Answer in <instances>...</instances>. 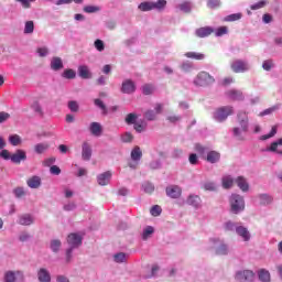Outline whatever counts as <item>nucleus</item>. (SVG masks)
<instances>
[{
  "instance_id": "f257e3e1",
  "label": "nucleus",
  "mask_w": 282,
  "mask_h": 282,
  "mask_svg": "<svg viewBox=\"0 0 282 282\" xmlns=\"http://www.w3.org/2000/svg\"><path fill=\"white\" fill-rule=\"evenodd\" d=\"M248 131H250V118L248 112L240 110L237 113V126L232 128L234 138L243 141Z\"/></svg>"
},
{
  "instance_id": "f03ea898",
  "label": "nucleus",
  "mask_w": 282,
  "mask_h": 282,
  "mask_svg": "<svg viewBox=\"0 0 282 282\" xmlns=\"http://www.w3.org/2000/svg\"><path fill=\"white\" fill-rule=\"evenodd\" d=\"M67 243L70 248L66 251V261L69 263L72 261V252L74 248L83 246V237L78 234H69L67 236Z\"/></svg>"
},
{
  "instance_id": "7ed1b4c3",
  "label": "nucleus",
  "mask_w": 282,
  "mask_h": 282,
  "mask_svg": "<svg viewBox=\"0 0 282 282\" xmlns=\"http://www.w3.org/2000/svg\"><path fill=\"white\" fill-rule=\"evenodd\" d=\"M234 113H235V108L232 106H223L216 109V111L214 112V119L217 122H226L229 116H232Z\"/></svg>"
},
{
  "instance_id": "20e7f679",
  "label": "nucleus",
  "mask_w": 282,
  "mask_h": 282,
  "mask_svg": "<svg viewBox=\"0 0 282 282\" xmlns=\"http://www.w3.org/2000/svg\"><path fill=\"white\" fill-rule=\"evenodd\" d=\"M229 204L231 206V213H235V215H238V213H241V210H245L246 208V202L239 194H232L230 196Z\"/></svg>"
},
{
  "instance_id": "39448f33",
  "label": "nucleus",
  "mask_w": 282,
  "mask_h": 282,
  "mask_svg": "<svg viewBox=\"0 0 282 282\" xmlns=\"http://www.w3.org/2000/svg\"><path fill=\"white\" fill-rule=\"evenodd\" d=\"M215 83V77L206 72H200L194 80V85L198 87H206V85H213Z\"/></svg>"
},
{
  "instance_id": "423d86ee",
  "label": "nucleus",
  "mask_w": 282,
  "mask_h": 282,
  "mask_svg": "<svg viewBox=\"0 0 282 282\" xmlns=\"http://www.w3.org/2000/svg\"><path fill=\"white\" fill-rule=\"evenodd\" d=\"M230 67L235 74H243V72H248V69H250L248 62L243 59H235Z\"/></svg>"
},
{
  "instance_id": "0eeeda50",
  "label": "nucleus",
  "mask_w": 282,
  "mask_h": 282,
  "mask_svg": "<svg viewBox=\"0 0 282 282\" xmlns=\"http://www.w3.org/2000/svg\"><path fill=\"white\" fill-rule=\"evenodd\" d=\"M209 241L214 247L218 246L215 250L216 254L218 256L228 254V246L224 243V241L219 240V238H210Z\"/></svg>"
},
{
  "instance_id": "6e6552de",
  "label": "nucleus",
  "mask_w": 282,
  "mask_h": 282,
  "mask_svg": "<svg viewBox=\"0 0 282 282\" xmlns=\"http://www.w3.org/2000/svg\"><path fill=\"white\" fill-rule=\"evenodd\" d=\"M236 279L239 282H252L254 281V272L251 270L239 271L236 274Z\"/></svg>"
},
{
  "instance_id": "1a4fd4ad",
  "label": "nucleus",
  "mask_w": 282,
  "mask_h": 282,
  "mask_svg": "<svg viewBox=\"0 0 282 282\" xmlns=\"http://www.w3.org/2000/svg\"><path fill=\"white\" fill-rule=\"evenodd\" d=\"M225 95L229 100H232L234 102L245 100L243 91L241 90L229 89L225 93Z\"/></svg>"
},
{
  "instance_id": "9d476101",
  "label": "nucleus",
  "mask_w": 282,
  "mask_h": 282,
  "mask_svg": "<svg viewBox=\"0 0 282 282\" xmlns=\"http://www.w3.org/2000/svg\"><path fill=\"white\" fill-rule=\"evenodd\" d=\"M131 160H133V162L135 163H129L130 169H137L138 162L142 160V150L140 149V147L137 145L133 148V150L131 151Z\"/></svg>"
},
{
  "instance_id": "9b49d317",
  "label": "nucleus",
  "mask_w": 282,
  "mask_h": 282,
  "mask_svg": "<svg viewBox=\"0 0 282 282\" xmlns=\"http://www.w3.org/2000/svg\"><path fill=\"white\" fill-rule=\"evenodd\" d=\"M167 197L172 199H177V197L182 196V187L177 185L167 186L165 189Z\"/></svg>"
},
{
  "instance_id": "f8f14e48",
  "label": "nucleus",
  "mask_w": 282,
  "mask_h": 282,
  "mask_svg": "<svg viewBox=\"0 0 282 282\" xmlns=\"http://www.w3.org/2000/svg\"><path fill=\"white\" fill-rule=\"evenodd\" d=\"M17 278L20 280V281H23V272L21 271H8L6 274H4V282H17Z\"/></svg>"
},
{
  "instance_id": "ddd939ff",
  "label": "nucleus",
  "mask_w": 282,
  "mask_h": 282,
  "mask_svg": "<svg viewBox=\"0 0 282 282\" xmlns=\"http://www.w3.org/2000/svg\"><path fill=\"white\" fill-rule=\"evenodd\" d=\"M79 78H83L84 80H89V78H93L91 70L89 69V66L87 65H80L77 68Z\"/></svg>"
},
{
  "instance_id": "4468645a",
  "label": "nucleus",
  "mask_w": 282,
  "mask_h": 282,
  "mask_svg": "<svg viewBox=\"0 0 282 282\" xmlns=\"http://www.w3.org/2000/svg\"><path fill=\"white\" fill-rule=\"evenodd\" d=\"M25 160H28V155L23 150H17L15 153L11 155V162H13V164H21V162Z\"/></svg>"
},
{
  "instance_id": "2eb2a0df",
  "label": "nucleus",
  "mask_w": 282,
  "mask_h": 282,
  "mask_svg": "<svg viewBox=\"0 0 282 282\" xmlns=\"http://www.w3.org/2000/svg\"><path fill=\"white\" fill-rule=\"evenodd\" d=\"M215 32V29H213L212 26H203L199 28L195 31L196 36H198V39H206V36H210V34H213Z\"/></svg>"
},
{
  "instance_id": "dca6fc26",
  "label": "nucleus",
  "mask_w": 282,
  "mask_h": 282,
  "mask_svg": "<svg viewBox=\"0 0 282 282\" xmlns=\"http://www.w3.org/2000/svg\"><path fill=\"white\" fill-rule=\"evenodd\" d=\"M122 94H133L135 91V83L131 79H127L121 86Z\"/></svg>"
},
{
  "instance_id": "f3484780",
  "label": "nucleus",
  "mask_w": 282,
  "mask_h": 282,
  "mask_svg": "<svg viewBox=\"0 0 282 282\" xmlns=\"http://www.w3.org/2000/svg\"><path fill=\"white\" fill-rule=\"evenodd\" d=\"M82 158L86 161L91 160V145L87 141L82 144Z\"/></svg>"
},
{
  "instance_id": "a211bd4d",
  "label": "nucleus",
  "mask_w": 282,
  "mask_h": 282,
  "mask_svg": "<svg viewBox=\"0 0 282 282\" xmlns=\"http://www.w3.org/2000/svg\"><path fill=\"white\" fill-rule=\"evenodd\" d=\"M37 279L40 282H52V275L45 268H41L37 272Z\"/></svg>"
},
{
  "instance_id": "6ab92c4d",
  "label": "nucleus",
  "mask_w": 282,
  "mask_h": 282,
  "mask_svg": "<svg viewBox=\"0 0 282 282\" xmlns=\"http://www.w3.org/2000/svg\"><path fill=\"white\" fill-rule=\"evenodd\" d=\"M18 224H20V226H32V224H34V216L30 214H23L19 217Z\"/></svg>"
},
{
  "instance_id": "aec40b11",
  "label": "nucleus",
  "mask_w": 282,
  "mask_h": 282,
  "mask_svg": "<svg viewBox=\"0 0 282 282\" xmlns=\"http://www.w3.org/2000/svg\"><path fill=\"white\" fill-rule=\"evenodd\" d=\"M89 131L96 138H100V135H102V126L98 122H91L89 127Z\"/></svg>"
},
{
  "instance_id": "412c9836",
  "label": "nucleus",
  "mask_w": 282,
  "mask_h": 282,
  "mask_svg": "<svg viewBox=\"0 0 282 282\" xmlns=\"http://www.w3.org/2000/svg\"><path fill=\"white\" fill-rule=\"evenodd\" d=\"M221 160V154L217 151H209L206 156V161L209 162V164H217Z\"/></svg>"
},
{
  "instance_id": "4be33fe9",
  "label": "nucleus",
  "mask_w": 282,
  "mask_h": 282,
  "mask_svg": "<svg viewBox=\"0 0 282 282\" xmlns=\"http://www.w3.org/2000/svg\"><path fill=\"white\" fill-rule=\"evenodd\" d=\"M109 180H111V172H105L97 176L99 186H107V184H109Z\"/></svg>"
},
{
  "instance_id": "5701e85b",
  "label": "nucleus",
  "mask_w": 282,
  "mask_h": 282,
  "mask_svg": "<svg viewBox=\"0 0 282 282\" xmlns=\"http://www.w3.org/2000/svg\"><path fill=\"white\" fill-rule=\"evenodd\" d=\"M236 232L243 239V241H250V231H248V228L239 226L236 228Z\"/></svg>"
},
{
  "instance_id": "b1692460",
  "label": "nucleus",
  "mask_w": 282,
  "mask_h": 282,
  "mask_svg": "<svg viewBox=\"0 0 282 282\" xmlns=\"http://www.w3.org/2000/svg\"><path fill=\"white\" fill-rule=\"evenodd\" d=\"M51 69H53V72L63 69V59L61 57H53L51 61Z\"/></svg>"
},
{
  "instance_id": "393cba45",
  "label": "nucleus",
  "mask_w": 282,
  "mask_h": 282,
  "mask_svg": "<svg viewBox=\"0 0 282 282\" xmlns=\"http://www.w3.org/2000/svg\"><path fill=\"white\" fill-rule=\"evenodd\" d=\"M236 184L240 188V191H242L243 193H247V191H249L250 188V185H248V181H246L243 176H239L236 180Z\"/></svg>"
},
{
  "instance_id": "a878e982",
  "label": "nucleus",
  "mask_w": 282,
  "mask_h": 282,
  "mask_svg": "<svg viewBox=\"0 0 282 282\" xmlns=\"http://www.w3.org/2000/svg\"><path fill=\"white\" fill-rule=\"evenodd\" d=\"M29 188H39L41 186V178L39 176H32L26 181Z\"/></svg>"
},
{
  "instance_id": "bb28decb",
  "label": "nucleus",
  "mask_w": 282,
  "mask_h": 282,
  "mask_svg": "<svg viewBox=\"0 0 282 282\" xmlns=\"http://www.w3.org/2000/svg\"><path fill=\"white\" fill-rule=\"evenodd\" d=\"M187 204L189 206H194V208H199V206H202V198H199V196H193L191 195L187 198Z\"/></svg>"
},
{
  "instance_id": "cd10ccee",
  "label": "nucleus",
  "mask_w": 282,
  "mask_h": 282,
  "mask_svg": "<svg viewBox=\"0 0 282 282\" xmlns=\"http://www.w3.org/2000/svg\"><path fill=\"white\" fill-rule=\"evenodd\" d=\"M50 149V143H37L34 145V151L37 155L45 153Z\"/></svg>"
},
{
  "instance_id": "c85d7f7f",
  "label": "nucleus",
  "mask_w": 282,
  "mask_h": 282,
  "mask_svg": "<svg viewBox=\"0 0 282 282\" xmlns=\"http://www.w3.org/2000/svg\"><path fill=\"white\" fill-rule=\"evenodd\" d=\"M185 56L186 58H193L194 61H204V58H206V55L197 52H187L185 53Z\"/></svg>"
},
{
  "instance_id": "c756f323",
  "label": "nucleus",
  "mask_w": 282,
  "mask_h": 282,
  "mask_svg": "<svg viewBox=\"0 0 282 282\" xmlns=\"http://www.w3.org/2000/svg\"><path fill=\"white\" fill-rule=\"evenodd\" d=\"M94 105H95V107H98V109L101 110L104 116H107V113H109V110L107 109V105H105L102 99H95Z\"/></svg>"
},
{
  "instance_id": "7c9ffc66",
  "label": "nucleus",
  "mask_w": 282,
  "mask_h": 282,
  "mask_svg": "<svg viewBox=\"0 0 282 282\" xmlns=\"http://www.w3.org/2000/svg\"><path fill=\"white\" fill-rule=\"evenodd\" d=\"M13 195L18 199H21V197H25V195H28V192L25 191L24 187L18 186V187L13 188Z\"/></svg>"
},
{
  "instance_id": "2f4dec72",
  "label": "nucleus",
  "mask_w": 282,
  "mask_h": 282,
  "mask_svg": "<svg viewBox=\"0 0 282 282\" xmlns=\"http://www.w3.org/2000/svg\"><path fill=\"white\" fill-rule=\"evenodd\" d=\"M63 78H66L67 80H74L76 78V70L72 68H67L62 74Z\"/></svg>"
},
{
  "instance_id": "473e14b6",
  "label": "nucleus",
  "mask_w": 282,
  "mask_h": 282,
  "mask_svg": "<svg viewBox=\"0 0 282 282\" xmlns=\"http://www.w3.org/2000/svg\"><path fill=\"white\" fill-rule=\"evenodd\" d=\"M258 276L262 282H270V271L268 270H264V269L260 270L258 272Z\"/></svg>"
},
{
  "instance_id": "72a5a7b5",
  "label": "nucleus",
  "mask_w": 282,
  "mask_h": 282,
  "mask_svg": "<svg viewBox=\"0 0 282 282\" xmlns=\"http://www.w3.org/2000/svg\"><path fill=\"white\" fill-rule=\"evenodd\" d=\"M138 8L141 12H150L153 10V2H141Z\"/></svg>"
},
{
  "instance_id": "f704fd0d",
  "label": "nucleus",
  "mask_w": 282,
  "mask_h": 282,
  "mask_svg": "<svg viewBox=\"0 0 282 282\" xmlns=\"http://www.w3.org/2000/svg\"><path fill=\"white\" fill-rule=\"evenodd\" d=\"M178 10H181V12H185V14L191 13L192 7H191V2L188 1H184L181 4H178Z\"/></svg>"
},
{
  "instance_id": "c9c22d12",
  "label": "nucleus",
  "mask_w": 282,
  "mask_h": 282,
  "mask_svg": "<svg viewBox=\"0 0 282 282\" xmlns=\"http://www.w3.org/2000/svg\"><path fill=\"white\" fill-rule=\"evenodd\" d=\"M279 147H282V138L278 139L276 141L272 142L268 151H271L272 153H276L279 151Z\"/></svg>"
},
{
  "instance_id": "e433bc0d",
  "label": "nucleus",
  "mask_w": 282,
  "mask_h": 282,
  "mask_svg": "<svg viewBox=\"0 0 282 282\" xmlns=\"http://www.w3.org/2000/svg\"><path fill=\"white\" fill-rule=\"evenodd\" d=\"M9 142L12 147H19L21 144V137L19 134H12L9 137Z\"/></svg>"
},
{
  "instance_id": "4c0bfd02",
  "label": "nucleus",
  "mask_w": 282,
  "mask_h": 282,
  "mask_svg": "<svg viewBox=\"0 0 282 282\" xmlns=\"http://www.w3.org/2000/svg\"><path fill=\"white\" fill-rule=\"evenodd\" d=\"M221 7V0H208L207 1V8H210V10H217V8Z\"/></svg>"
},
{
  "instance_id": "58836bf2",
  "label": "nucleus",
  "mask_w": 282,
  "mask_h": 282,
  "mask_svg": "<svg viewBox=\"0 0 282 282\" xmlns=\"http://www.w3.org/2000/svg\"><path fill=\"white\" fill-rule=\"evenodd\" d=\"M232 184H235V181L230 176L223 177V187L225 188H232Z\"/></svg>"
},
{
  "instance_id": "ea45409f",
  "label": "nucleus",
  "mask_w": 282,
  "mask_h": 282,
  "mask_svg": "<svg viewBox=\"0 0 282 282\" xmlns=\"http://www.w3.org/2000/svg\"><path fill=\"white\" fill-rule=\"evenodd\" d=\"M153 10H164L166 8V0H159L156 2H152Z\"/></svg>"
},
{
  "instance_id": "a19ab883",
  "label": "nucleus",
  "mask_w": 282,
  "mask_h": 282,
  "mask_svg": "<svg viewBox=\"0 0 282 282\" xmlns=\"http://www.w3.org/2000/svg\"><path fill=\"white\" fill-rule=\"evenodd\" d=\"M154 90L155 88L151 84H145L142 86V91L144 96H151V94H153Z\"/></svg>"
},
{
  "instance_id": "79ce46f5",
  "label": "nucleus",
  "mask_w": 282,
  "mask_h": 282,
  "mask_svg": "<svg viewBox=\"0 0 282 282\" xmlns=\"http://www.w3.org/2000/svg\"><path fill=\"white\" fill-rule=\"evenodd\" d=\"M143 116L145 120H150V121L158 120V115L155 113L154 110H147Z\"/></svg>"
},
{
  "instance_id": "37998d69",
  "label": "nucleus",
  "mask_w": 282,
  "mask_h": 282,
  "mask_svg": "<svg viewBox=\"0 0 282 282\" xmlns=\"http://www.w3.org/2000/svg\"><path fill=\"white\" fill-rule=\"evenodd\" d=\"M116 263H124L127 261V253L119 252L113 257Z\"/></svg>"
},
{
  "instance_id": "c03bdc74",
  "label": "nucleus",
  "mask_w": 282,
  "mask_h": 282,
  "mask_svg": "<svg viewBox=\"0 0 282 282\" xmlns=\"http://www.w3.org/2000/svg\"><path fill=\"white\" fill-rule=\"evenodd\" d=\"M34 32V21L25 22L24 34H32Z\"/></svg>"
},
{
  "instance_id": "a18cd8bd",
  "label": "nucleus",
  "mask_w": 282,
  "mask_h": 282,
  "mask_svg": "<svg viewBox=\"0 0 282 282\" xmlns=\"http://www.w3.org/2000/svg\"><path fill=\"white\" fill-rule=\"evenodd\" d=\"M153 232H154L153 227L148 226V227L143 230L142 239H143L144 241H147V239H149V237H151V235H152Z\"/></svg>"
},
{
  "instance_id": "49530a36",
  "label": "nucleus",
  "mask_w": 282,
  "mask_h": 282,
  "mask_svg": "<svg viewBox=\"0 0 282 282\" xmlns=\"http://www.w3.org/2000/svg\"><path fill=\"white\" fill-rule=\"evenodd\" d=\"M137 120H138V115H135V113H128L126 117L127 124H135Z\"/></svg>"
},
{
  "instance_id": "de8ad7c7",
  "label": "nucleus",
  "mask_w": 282,
  "mask_h": 282,
  "mask_svg": "<svg viewBox=\"0 0 282 282\" xmlns=\"http://www.w3.org/2000/svg\"><path fill=\"white\" fill-rule=\"evenodd\" d=\"M150 213H151L152 217H160V215H162V207H160L159 205H154L150 209Z\"/></svg>"
},
{
  "instance_id": "09e8293b",
  "label": "nucleus",
  "mask_w": 282,
  "mask_h": 282,
  "mask_svg": "<svg viewBox=\"0 0 282 282\" xmlns=\"http://www.w3.org/2000/svg\"><path fill=\"white\" fill-rule=\"evenodd\" d=\"M241 13H232L225 18V21L232 22V21H239L241 19Z\"/></svg>"
},
{
  "instance_id": "8fccbe9b",
  "label": "nucleus",
  "mask_w": 282,
  "mask_h": 282,
  "mask_svg": "<svg viewBox=\"0 0 282 282\" xmlns=\"http://www.w3.org/2000/svg\"><path fill=\"white\" fill-rule=\"evenodd\" d=\"M272 67H274V62L272 59H267L262 63V69H264L265 72H270Z\"/></svg>"
},
{
  "instance_id": "3c124183",
  "label": "nucleus",
  "mask_w": 282,
  "mask_h": 282,
  "mask_svg": "<svg viewBox=\"0 0 282 282\" xmlns=\"http://www.w3.org/2000/svg\"><path fill=\"white\" fill-rule=\"evenodd\" d=\"M276 135V126H273L270 133L261 137V140H270V138H274Z\"/></svg>"
},
{
  "instance_id": "603ef678",
  "label": "nucleus",
  "mask_w": 282,
  "mask_h": 282,
  "mask_svg": "<svg viewBox=\"0 0 282 282\" xmlns=\"http://www.w3.org/2000/svg\"><path fill=\"white\" fill-rule=\"evenodd\" d=\"M100 8L99 7H94V6H86L84 7V12L87 14H93L94 12H99Z\"/></svg>"
},
{
  "instance_id": "864d4df0",
  "label": "nucleus",
  "mask_w": 282,
  "mask_h": 282,
  "mask_svg": "<svg viewBox=\"0 0 282 282\" xmlns=\"http://www.w3.org/2000/svg\"><path fill=\"white\" fill-rule=\"evenodd\" d=\"M225 34H228V26H219L215 31V36H224Z\"/></svg>"
},
{
  "instance_id": "5fc2aeb1",
  "label": "nucleus",
  "mask_w": 282,
  "mask_h": 282,
  "mask_svg": "<svg viewBox=\"0 0 282 282\" xmlns=\"http://www.w3.org/2000/svg\"><path fill=\"white\" fill-rule=\"evenodd\" d=\"M51 249L54 252H58V250H61V240L56 239V240H52L51 241Z\"/></svg>"
},
{
  "instance_id": "6e6d98bb",
  "label": "nucleus",
  "mask_w": 282,
  "mask_h": 282,
  "mask_svg": "<svg viewBox=\"0 0 282 282\" xmlns=\"http://www.w3.org/2000/svg\"><path fill=\"white\" fill-rule=\"evenodd\" d=\"M272 202V197H270L268 194H261L260 195V204H270Z\"/></svg>"
},
{
  "instance_id": "4d7b16f0",
  "label": "nucleus",
  "mask_w": 282,
  "mask_h": 282,
  "mask_svg": "<svg viewBox=\"0 0 282 282\" xmlns=\"http://www.w3.org/2000/svg\"><path fill=\"white\" fill-rule=\"evenodd\" d=\"M95 47H96L97 52H104L105 51V42H102V40H96Z\"/></svg>"
},
{
  "instance_id": "13d9d810",
  "label": "nucleus",
  "mask_w": 282,
  "mask_h": 282,
  "mask_svg": "<svg viewBox=\"0 0 282 282\" xmlns=\"http://www.w3.org/2000/svg\"><path fill=\"white\" fill-rule=\"evenodd\" d=\"M32 109L35 111V113H40V116H43V108H41L39 101L33 102Z\"/></svg>"
},
{
  "instance_id": "bf43d9fd",
  "label": "nucleus",
  "mask_w": 282,
  "mask_h": 282,
  "mask_svg": "<svg viewBox=\"0 0 282 282\" xmlns=\"http://www.w3.org/2000/svg\"><path fill=\"white\" fill-rule=\"evenodd\" d=\"M143 189H144V193H148L149 195H151V193L155 191V187L153 186V184L147 183L143 185Z\"/></svg>"
},
{
  "instance_id": "052dcab7",
  "label": "nucleus",
  "mask_w": 282,
  "mask_h": 282,
  "mask_svg": "<svg viewBox=\"0 0 282 282\" xmlns=\"http://www.w3.org/2000/svg\"><path fill=\"white\" fill-rule=\"evenodd\" d=\"M232 83H235V79L232 77H225L220 85L223 87H228V85H232Z\"/></svg>"
},
{
  "instance_id": "680f3d73",
  "label": "nucleus",
  "mask_w": 282,
  "mask_h": 282,
  "mask_svg": "<svg viewBox=\"0 0 282 282\" xmlns=\"http://www.w3.org/2000/svg\"><path fill=\"white\" fill-rule=\"evenodd\" d=\"M122 142H132L133 141V134H131L130 132H126L122 137H121Z\"/></svg>"
},
{
  "instance_id": "e2e57ef3",
  "label": "nucleus",
  "mask_w": 282,
  "mask_h": 282,
  "mask_svg": "<svg viewBox=\"0 0 282 282\" xmlns=\"http://www.w3.org/2000/svg\"><path fill=\"white\" fill-rule=\"evenodd\" d=\"M265 3V0H261L256 4H252L251 10H261V8H264Z\"/></svg>"
},
{
  "instance_id": "0e129e2a",
  "label": "nucleus",
  "mask_w": 282,
  "mask_h": 282,
  "mask_svg": "<svg viewBox=\"0 0 282 282\" xmlns=\"http://www.w3.org/2000/svg\"><path fill=\"white\" fill-rule=\"evenodd\" d=\"M161 166H162V163H160L159 160L152 161V162L150 163V169H151L152 171H156V170L160 169Z\"/></svg>"
},
{
  "instance_id": "69168bd1",
  "label": "nucleus",
  "mask_w": 282,
  "mask_h": 282,
  "mask_svg": "<svg viewBox=\"0 0 282 282\" xmlns=\"http://www.w3.org/2000/svg\"><path fill=\"white\" fill-rule=\"evenodd\" d=\"M204 188L205 191H217V185H215L213 182H209L205 183Z\"/></svg>"
},
{
  "instance_id": "338daca9",
  "label": "nucleus",
  "mask_w": 282,
  "mask_h": 282,
  "mask_svg": "<svg viewBox=\"0 0 282 282\" xmlns=\"http://www.w3.org/2000/svg\"><path fill=\"white\" fill-rule=\"evenodd\" d=\"M188 162L189 164H193V165L197 164L199 162V160L197 159V154L195 153L189 154Z\"/></svg>"
},
{
  "instance_id": "774afa93",
  "label": "nucleus",
  "mask_w": 282,
  "mask_h": 282,
  "mask_svg": "<svg viewBox=\"0 0 282 282\" xmlns=\"http://www.w3.org/2000/svg\"><path fill=\"white\" fill-rule=\"evenodd\" d=\"M68 108H69L70 111H73V112L78 111V102H76V101H69V102H68Z\"/></svg>"
}]
</instances>
